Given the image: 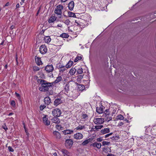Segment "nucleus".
Instances as JSON below:
<instances>
[{
    "mask_svg": "<svg viewBox=\"0 0 156 156\" xmlns=\"http://www.w3.org/2000/svg\"><path fill=\"white\" fill-rule=\"evenodd\" d=\"M37 82L41 84L44 91H48V90L49 87L51 86L52 85V83L48 82L42 79H38Z\"/></svg>",
    "mask_w": 156,
    "mask_h": 156,
    "instance_id": "nucleus-1",
    "label": "nucleus"
},
{
    "mask_svg": "<svg viewBox=\"0 0 156 156\" xmlns=\"http://www.w3.org/2000/svg\"><path fill=\"white\" fill-rule=\"evenodd\" d=\"M63 9V6L61 5H59L56 8L55 13L58 15H61L62 14V10Z\"/></svg>",
    "mask_w": 156,
    "mask_h": 156,
    "instance_id": "nucleus-2",
    "label": "nucleus"
},
{
    "mask_svg": "<svg viewBox=\"0 0 156 156\" xmlns=\"http://www.w3.org/2000/svg\"><path fill=\"white\" fill-rule=\"evenodd\" d=\"M52 114L55 117H59L61 114V112L60 109L55 108L52 111Z\"/></svg>",
    "mask_w": 156,
    "mask_h": 156,
    "instance_id": "nucleus-3",
    "label": "nucleus"
},
{
    "mask_svg": "<svg viewBox=\"0 0 156 156\" xmlns=\"http://www.w3.org/2000/svg\"><path fill=\"white\" fill-rule=\"evenodd\" d=\"M104 122V119L102 118H94L93 120V122L97 125L102 124Z\"/></svg>",
    "mask_w": 156,
    "mask_h": 156,
    "instance_id": "nucleus-4",
    "label": "nucleus"
},
{
    "mask_svg": "<svg viewBox=\"0 0 156 156\" xmlns=\"http://www.w3.org/2000/svg\"><path fill=\"white\" fill-rule=\"evenodd\" d=\"M39 51L41 54H45L47 51V49L46 46L45 45H41L39 48Z\"/></svg>",
    "mask_w": 156,
    "mask_h": 156,
    "instance_id": "nucleus-5",
    "label": "nucleus"
},
{
    "mask_svg": "<svg viewBox=\"0 0 156 156\" xmlns=\"http://www.w3.org/2000/svg\"><path fill=\"white\" fill-rule=\"evenodd\" d=\"M73 144V141L71 139L66 140L65 142V146L67 148H70Z\"/></svg>",
    "mask_w": 156,
    "mask_h": 156,
    "instance_id": "nucleus-6",
    "label": "nucleus"
},
{
    "mask_svg": "<svg viewBox=\"0 0 156 156\" xmlns=\"http://www.w3.org/2000/svg\"><path fill=\"white\" fill-rule=\"evenodd\" d=\"M54 69V67L52 65H47L45 68V70L48 73L52 72Z\"/></svg>",
    "mask_w": 156,
    "mask_h": 156,
    "instance_id": "nucleus-7",
    "label": "nucleus"
},
{
    "mask_svg": "<svg viewBox=\"0 0 156 156\" xmlns=\"http://www.w3.org/2000/svg\"><path fill=\"white\" fill-rule=\"evenodd\" d=\"M83 134L80 133H77L73 135V137L75 139L80 140L83 138Z\"/></svg>",
    "mask_w": 156,
    "mask_h": 156,
    "instance_id": "nucleus-8",
    "label": "nucleus"
},
{
    "mask_svg": "<svg viewBox=\"0 0 156 156\" xmlns=\"http://www.w3.org/2000/svg\"><path fill=\"white\" fill-rule=\"evenodd\" d=\"M54 137L57 140L60 139L61 136V134L58 132L57 131H54L53 133Z\"/></svg>",
    "mask_w": 156,
    "mask_h": 156,
    "instance_id": "nucleus-9",
    "label": "nucleus"
},
{
    "mask_svg": "<svg viewBox=\"0 0 156 156\" xmlns=\"http://www.w3.org/2000/svg\"><path fill=\"white\" fill-rule=\"evenodd\" d=\"M46 115L43 117V120L44 123L46 126H48L50 125V122L48 120V118H47Z\"/></svg>",
    "mask_w": 156,
    "mask_h": 156,
    "instance_id": "nucleus-10",
    "label": "nucleus"
},
{
    "mask_svg": "<svg viewBox=\"0 0 156 156\" xmlns=\"http://www.w3.org/2000/svg\"><path fill=\"white\" fill-rule=\"evenodd\" d=\"M104 108H105V107L102 105H101L100 107H97L96 108V111L99 114L102 113L103 112V109Z\"/></svg>",
    "mask_w": 156,
    "mask_h": 156,
    "instance_id": "nucleus-11",
    "label": "nucleus"
},
{
    "mask_svg": "<svg viewBox=\"0 0 156 156\" xmlns=\"http://www.w3.org/2000/svg\"><path fill=\"white\" fill-rule=\"evenodd\" d=\"M66 68L65 66H63L62 65H59L58 66L59 70L60 73H62L64 72L66 70Z\"/></svg>",
    "mask_w": 156,
    "mask_h": 156,
    "instance_id": "nucleus-12",
    "label": "nucleus"
},
{
    "mask_svg": "<svg viewBox=\"0 0 156 156\" xmlns=\"http://www.w3.org/2000/svg\"><path fill=\"white\" fill-rule=\"evenodd\" d=\"M91 145L94 147H96L98 149L100 148L101 146V144L100 143H97L96 142L92 144Z\"/></svg>",
    "mask_w": 156,
    "mask_h": 156,
    "instance_id": "nucleus-13",
    "label": "nucleus"
},
{
    "mask_svg": "<svg viewBox=\"0 0 156 156\" xmlns=\"http://www.w3.org/2000/svg\"><path fill=\"white\" fill-rule=\"evenodd\" d=\"M74 3L73 1H72L70 2L68 4V7L69 9L71 10L72 11L74 7Z\"/></svg>",
    "mask_w": 156,
    "mask_h": 156,
    "instance_id": "nucleus-14",
    "label": "nucleus"
},
{
    "mask_svg": "<svg viewBox=\"0 0 156 156\" xmlns=\"http://www.w3.org/2000/svg\"><path fill=\"white\" fill-rule=\"evenodd\" d=\"M35 58L36 62L37 65H40L42 64V62L40 58H38L36 56Z\"/></svg>",
    "mask_w": 156,
    "mask_h": 156,
    "instance_id": "nucleus-15",
    "label": "nucleus"
},
{
    "mask_svg": "<svg viewBox=\"0 0 156 156\" xmlns=\"http://www.w3.org/2000/svg\"><path fill=\"white\" fill-rule=\"evenodd\" d=\"M110 132V129L109 128H105L104 129H102L101 131V134H104Z\"/></svg>",
    "mask_w": 156,
    "mask_h": 156,
    "instance_id": "nucleus-16",
    "label": "nucleus"
},
{
    "mask_svg": "<svg viewBox=\"0 0 156 156\" xmlns=\"http://www.w3.org/2000/svg\"><path fill=\"white\" fill-rule=\"evenodd\" d=\"M44 100L45 104L47 105H48L51 102V99L49 97L45 98Z\"/></svg>",
    "mask_w": 156,
    "mask_h": 156,
    "instance_id": "nucleus-17",
    "label": "nucleus"
},
{
    "mask_svg": "<svg viewBox=\"0 0 156 156\" xmlns=\"http://www.w3.org/2000/svg\"><path fill=\"white\" fill-rule=\"evenodd\" d=\"M52 121L53 122L56 124H59L60 122V119L56 117L53 118L52 119Z\"/></svg>",
    "mask_w": 156,
    "mask_h": 156,
    "instance_id": "nucleus-18",
    "label": "nucleus"
},
{
    "mask_svg": "<svg viewBox=\"0 0 156 156\" xmlns=\"http://www.w3.org/2000/svg\"><path fill=\"white\" fill-rule=\"evenodd\" d=\"M62 102V101L60 98L56 99L54 102V105H55L57 106Z\"/></svg>",
    "mask_w": 156,
    "mask_h": 156,
    "instance_id": "nucleus-19",
    "label": "nucleus"
},
{
    "mask_svg": "<svg viewBox=\"0 0 156 156\" xmlns=\"http://www.w3.org/2000/svg\"><path fill=\"white\" fill-rule=\"evenodd\" d=\"M73 131L72 130L67 129L63 131V133L65 134H71L73 133Z\"/></svg>",
    "mask_w": 156,
    "mask_h": 156,
    "instance_id": "nucleus-20",
    "label": "nucleus"
},
{
    "mask_svg": "<svg viewBox=\"0 0 156 156\" xmlns=\"http://www.w3.org/2000/svg\"><path fill=\"white\" fill-rule=\"evenodd\" d=\"M57 19V17L55 16H52L50 17L48 20V22L50 23L53 22Z\"/></svg>",
    "mask_w": 156,
    "mask_h": 156,
    "instance_id": "nucleus-21",
    "label": "nucleus"
},
{
    "mask_svg": "<svg viewBox=\"0 0 156 156\" xmlns=\"http://www.w3.org/2000/svg\"><path fill=\"white\" fill-rule=\"evenodd\" d=\"M44 40L45 42L49 43L51 41V39L49 36H47L44 37Z\"/></svg>",
    "mask_w": 156,
    "mask_h": 156,
    "instance_id": "nucleus-22",
    "label": "nucleus"
},
{
    "mask_svg": "<svg viewBox=\"0 0 156 156\" xmlns=\"http://www.w3.org/2000/svg\"><path fill=\"white\" fill-rule=\"evenodd\" d=\"M76 70L74 68H72L71 69H70L69 73L71 75H73L76 73Z\"/></svg>",
    "mask_w": 156,
    "mask_h": 156,
    "instance_id": "nucleus-23",
    "label": "nucleus"
},
{
    "mask_svg": "<svg viewBox=\"0 0 156 156\" xmlns=\"http://www.w3.org/2000/svg\"><path fill=\"white\" fill-rule=\"evenodd\" d=\"M109 147H104L103 148L102 151L103 153L105 154H107L108 153L109 151Z\"/></svg>",
    "mask_w": 156,
    "mask_h": 156,
    "instance_id": "nucleus-24",
    "label": "nucleus"
},
{
    "mask_svg": "<svg viewBox=\"0 0 156 156\" xmlns=\"http://www.w3.org/2000/svg\"><path fill=\"white\" fill-rule=\"evenodd\" d=\"M78 88L79 91H82L85 88V86L83 85L79 84L78 85Z\"/></svg>",
    "mask_w": 156,
    "mask_h": 156,
    "instance_id": "nucleus-25",
    "label": "nucleus"
},
{
    "mask_svg": "<svg viewBox=\"0 0 156 156\" xmlns=\"http://www.w3.org/2000/svg\"><path fill=\"white\" fill-rule=\"evenodd\" d=\"M91 140L89 138L88 139L84 141L82 144V145L83 146H85L86 145V144H87L88 143H89L90 142Z\"/></svg>",
    "mask_w": 156,
    "mask_h": 156,
    "instance_id": "nucleus-26",
    "label": "nucleus"
},
{
    "mask_svg": "<svg viewBox=\"0 0 156 156\" xmlns=\"http://www.w3.org/2000/svg\"><path fill=\"white\" fill-rule=\"evenodd\" d=\"M61 151L62 153L64 154V155H66L67 156H69V152L67 151L66 150L64 149H62L61 150Z\"/></svg>",
    "mask_w": 156,
    "mask_h": 156,
    "instance_id": "nucleus-27",
    "label": "nucleus"
},
{
    "mask_svg": "<svg viewBox=\"0 0 156 156\" xmlns=\"http://www.w3.org/2000/svg\"><path fill=\"white\" fill-rule=\"evenodd\" d=\"M73 62L72 61H69L67 64L66 66V68H68L70 67L73 65Z\"/></svg>",
    "mask_w": 156,
    "mask_h": 156,
    "instance_id": "nucleus-28",
    "label": "nucleus"
},
{
    "mask_svg": "<svg viewBox=\"0 0 156 156\" xmlns=\"http://www.w3.org/2000/svg\"><path fill=\"white\" fill-rule=\"evenodd\" d=\"M59 37L62 38H68L69 37V35L68 34L64 33L60 34Z\"/></svg>",
    "mask_w": 156,
    "mask_h": 156,
    "instance_id": "nucleus-29",
    "label": "nucleus"
},
{
    "mask_svg": "<svg viewBox=\"0 0 156 156\" xmlns=\"http://www.w3.org/2000/svg\"><path fill=\"white\" fill-rule=\"evenodd\" d=\"M68 16L70 17H76V16L75 13L71 12H68Z\"/></svg>",
    "mask_w": 156,
    "mask_h": 156,
    "instance_id": "nucleus-30",
    "label": "nucleus"
},
{
    "mask_svg": "<svg viewBox=\"0 0 156 156\" xmlns=\"http://www.w3.org/2000/svg\"><path fill=\"white\" fill-rule=\"evenodd\" d=\"M85 128V126H82L81 125H79L77 127L75 128V129L76 130H82Z\"/></svg>",
    "mask_w": 156,
    "mask_h": 156,
    "instance_id": "nucleus-31",
    "label": "nucleus"
},
{
    "mask_svg": "<svg viewBox=\"0 0 156 156\" xmlns=\"http://www.w3.org/2000/svg\"><path fill=\"white\" fill-rule=\"evenodd\" d=\"M69 86L68 84L66 83V84L65 86L64 87V89L65 91L68 92L69 90Z\"/></svg>",
    "mask_w": 156,
    "mask_h": 156,
    "instance_id": "nucleus-32",
    "label": "nucleus"
},
{
    "mask_svg": "<svg viewBox=\"0 0 156 156\" xmlns=\"http://www.w3.org/2000/svg\"><path fill=\"white\" fill-rule=\"evenodd\" d=\"M103 125L96 126H94L96 131H98L99 129H101L103 127Z\"/></svg>",
    "mask_w": 156,
    "mask_h": 156,
    "instance_id": "nucleus-33",
    "label": "nucleus"
},
{
    "mask_svg": "<svg viewBox=\"0 0 156 156\" xmlns=\"http://www.w3.org/2000/svg\"><path fill=\"white\" fill-rule=\"evenodd\" d=\"M110 114L109 109H106L104 112V115H105V117H106L108 115Z\"/></svg>",
    "mask_w": 156,
    "mask_h": 156,
    "instance_id": "nucleus-34",
    "label": "nucleus"
},
{
    "mask_svg": "<svg viewBox=\"0 0 156 156\" xmlns=\"http://www.w3.org/2000/svg\"><path fill=\"white\" fill-rule=\"evenodd\" d=\"M62 79V77L61 76H58L57 77L56 80L55 81V82L56 83H58Z\"/></svg>",
    "mask_w": 156,
    "mask_h": 156,
    "instance_id": "nucleus-35",
    "label": "nucleus"
},
{
    "mask_svg": "<svg viewBox=\"0 0 156 156\" xmlns=\"http://www.w3.org/2000/svg\"><path fill=\"white\" fill-rule=\"evenodd\" d=\"M77 72L79 74H81L83 73V69L81 68H80L77 70Z\"/></svg>",
    "mask_w": 156,
    "mask_h": 156,
    "instance_id": "nucleus-36",
    "label": "nucleus"
},
{
    "mask_svg": "<svg viewBox=\"0 0 156 156\" xmlns=\"http://www.w3.org/2000/svg\"><path fill=\"white\" fill-rule=\"evenodd\" d=\"M82 58V57L81 56H77L76 58H75L74 60V62H77L78 60L81 59Z\"/></svg>",
    "mask_w": 156,
    "mask_h": 156,
    "instance_id": "nucleus-37",
    "label": "nucleus"
},
{
    "mask_svg": "<svg viewBox=\"0 0 156 156\" xmlns=\"http://www.w3.org/2000/svg\"><path fill=\"white\" fill-rule=\"evenodd\" d=\"M105 117V120L108 122L109 121L111 120L112 119V118L111 117L109 116V115L107 116L106 117Z\"/></svg>",
    "mask_w": 156,
    "mask_h": 156,
    "instance_id": "nucleus-38",
    "label": "nucleus"
},
{
    "mask_svg": "<svg viewBox=\"0 0 156 156\" xmlns=\"http://www.w3.org/2000/svg\"><path fill=\"white\" fill-rule=\"evenodd\" d=\"M110 144V142H107L105 141H103L102 143V144L103 146H104L105 145H109Z\"/></svg>",
    "mask_w": 156,
    "mask_h": 156,
    "instance_id": "nucleus-39",
    "label": "nucleus"
},
{
    "mask_svg": "<svg viewBox=\"0 0 156 156\" xmlns=\"http://www.w3.org/2000/svg\"><path fill=\"white\" fill-rule=\"evenodd\" d=\"M124 118V117L123 115H119L117 116V119H123Z\"/></svg>",
    "mask_w": 156,
    "mask_h": 156,
    "instance_id": "nucleus-40",
    "label": "nucleus"
},
{
    "mask_svg": "<svg viewBox=\"0 0 156 156\" xmlns=\"http://www.w3.org/2000/svg\"><path fill=\"white\" fill-rule=\"evenodd\" d=\"M33 69L34 71H38L40 70V68L37 66H34L33 67Z\"/></svg>",
    "mask_w": 156,
    "mask_h": 156,
    "instance_id": "nucleus-41",
    "label": "nucleus"
},
{
    "mask_svg": "<svg viewBox=\"0 0 156 156\" xmlns=\"http://www.w3.org/2000/svg\"><path fill=\"white\" fill-rule=\"evenodd\" d=\"M88 117V116L87 114H83L82 116V118L84 120H86V118Z\"/></svg>",
    "mask_w": 156,
    "mask_h": 156,
    "instance_id": "nucleus-42",
    "label": "nucleus"
},
{
    "mask_svg": "<svg viewBox=\"0 0 156 156\" xmlns=\"http://www.w3.org/2000/svg\"><path fill=\"white\" fill-rule=\"evenodd\" d=\"M70 21H69V20L68 19H67L66 20L65 22H64V23H65V24H66V25H69V23H70Z\"/></svg>",
    "mask_w": 156,
    "mask_h": 156,
    "instance_id": "nucleus-43",
    "label": "nucleus"
},
{
    "mask_svg": "<svg viewBox=\"0 0 156 156\" xmlns=\"http://www.w3.org/2000/svg\"><path fill=\"white\" fill-rule=\"evenodd\" d=\"M11 105L13 107H14L15 106L16 103L15 102L13 101L12 100L11 102Z\"/></svg>",
    "mask_w": 156,
    "mask_h": 156,
    "instance_id": "nucleus-44",
    "label": "nucleus"
},
{
    "mask_svg": "<svg viewBox=\"0 0 156 156\" xmlns=\"http://www.w3.org/2000/svg\"><path fill=\"white\" fill-rule=\"evenodd\" d=\"M119 137V136H113V137H112L111 139L113 140H117Z\"/></svg>",
    "mask_w": 156,
    "mask_h": 156,
    "instance_id": "nucleus-45",
    "label": "nucleus"
},
{
    "mask_svg": "<svg viewBox=\"0 0 156 156\" xmlns=\"http://www.w3.org/2000/svg\"><path fill=\"white\" fill-rule=\"evenodd\" d=\"M8 149L9 151L10 152H13L14 151L13 149L10 146H9L8 147Z\"/></svg>",
    "mask_w": 156,
    "mask_h": 156,
    "instance_id": "nucleus-46",
    "label": "nucleus"
},
{
    "mask_svg": "<svg viewBox=\"0 0 156 156\" xmlns=\"http://www.w3.org/2000/svg\"><path fill=\"white\" fill-rule=\"evenodd\" d=\"M46 106L44 105H41L40 107V109L41 110H43L44 108H45Z\"/></svg>",
    "mask_w": 156,
    "mask_h": 156,
    "instance_id": "nucleus-47",
    "label": "nucleus"
},
{
    "mask_svg": "<svg viewBox=\"0 0 156 156\" xmlns=\"http://www.w3.org/2000/svg\"><path fill=\"white\" fill-rule=\"evenodd\" d=\"M113 134V133H109L105 135V138H106L108 137L109 136Z\"/></svg>",
    "mask_w": 156,
    "mask_h": 156,
    "instance_id": "nucleus-48",
    "label": "nucleus"
},
{
    "mask_svg": "<svg viewBox=\"0 0 156 156\" xmlns=\"http://www.w3.org/2000/svg\"><path fill=\"white\" fill-rule=\"evenodd\" d=\"M2 128L4 129L5 131H6L8 129V128L6 126L5 124L4 126H2Z\"/></svg>",
    "mask_w": 156,
    "mask_h": 156,
    "instance_id": "nucleus-49",
    "label": "nucleus"
},
{
    "mask_svg": "<svg viewBox=\"0 0 156 156\" xmlns=\"http://www.w3.org/2000/svg\"><path fill=\"white\" fill-rule=\"evenodd\" d=\"M103 140V139H102V138H98L97 139V141L98 142H101Z\"/></svg>",
    "mask_w": 156,
    "mask_h": 156,
    "instance_id": "nucleus-50",
    "label": "nucleus"
},
{
    "mask_svg": "<svg viewBox=\"0 0 156 156\" xmlns=\"http://www.w3.org/2000/svg\"><path fill=\"white\" fill-rule=\"evenodd\" d=\"M124 123L122 122H121L119 123L118 125L120 126H122L123 125Z\"/></svg>",
    "mask_w": 156,
    "mask_h": 156,
    "instance_id": "nucleus-51",
    "label": "nucleus"
},
{
    "mask_svg": "<svg viewBox=\"0 0 156 156\" xmlns=\"http://www.w3.org/2000/svg\"><path fill=\"white\" fill-rule=\"evenodd\" d=\"M90 131H91L96 132V130H95V127L92 128L91 129V130H90Z\"/></svg>",
    "mask_w": 156,
    "mask_h": 156,
    "instance_id": "nucleus-52",
    "label": "nucleus"
},
{
    "mask_svg": "<svg viewBox=\"0 0 156 156\" xmlns=\"http://www.w3.org/2000/svg\"><path fill=\"white\" fill-rule=\"evenodd\" d=\"M15 94L17 98L19 97L20 96V94L16 92H15Z\"/></svg>",
    "mask_w": 156,
    "mask_h": 156,
    "instance_id": "nucleus-53",
    "label": "nucleus"
},
{
    "mask_svg": "<svg viewBox=\"0 0 156 156\" xmlns=\"http://www.w3.org/2000/svg\"><path fill=\"white\" fill-rule=\"evenodd\" d=\"M16 64L17 65H18V57H17V55H16Z\"/></svg>",
    "mask_w": 156,
    "mask_h": 156,
    "instance_id": "nucleus-54",
    "label": "nucleus"
},
{
    "mask_svg": "<svg viewBox=\"0 0 156 156\" xmlns=\"http://www.w3.org/2000/svg\"><path fill=\"white\" fill-rule=\"evenodd\" d=\"M15 27V26L14 25H12L10 27V29L11 30H12Z\"/></svg>",
    "mask_w": 156,
    "mask_h": 156,
    "instance_id": "nucleus-55",
    "label": "nucleus"
},
{
    "mask_svg": "<svg viewBox=\"0 0 156 156\" xmlns=\"http://www.w3.org/2000/svg\"><path fill=\"white\" fill-rule=\"evenodd\" d=\"M107 156H115L114 154H108Z\"/></svg>",
    "mask_w": 156,
    "mask_h": 156,
    "instance_id": "nucleus-56",
    "label": "nucleus"
},
{
    "mask_svg": "<svg viewBox=\"0 0 156 156\" xmlns=\"http://www.w3.org/2000/svg\"><path fill=\"white\" fill-rule=\"evenodd\" d=\"M75 23L77 24L76 25L77 26L79 25H80L79 23L76 20L75 21Z\"/></svg>",
    "mask_w": 156,
    "mask_h": 156,
    "instance_id": "nucleus-57",
    "label": "nucleus"
},
{
    "mask_svg": "<svg viewBox=\"0 0 156 156\" xmlns=\"http://www.w3.org/2000/svg\"><path fill=\"white\" fill-rule=\"evenodd\" d=\"M43 87H42H42H40L39 88V90H40V91H42L43 89Z\"/></svg>",
    "mask_w": 156,
    "mask_h": 156,
    "instance_id": "nucleus-58",
    "label": "nucleus"
},
{
    "mask_svg": "<svg viewBox=\"0 0 156 156\" xmlns=\"http://www.w3.org/2000/svg\"><path fill=\"white\" fill-rule=\"evenodd\" d=\"M17 98H18V100H19V101H20V102H21V99L20 96L19 97H17Z\"/></svg>",
    "mask_w": 156,
    "mask_h": 156,
    "instance_id": "nucleus-59",
    "label": "nucleus"
},
{
    "mask_svg": "<svg viewBox=\"0 0 156 156\" xmlns=\"http://www.w3.org/2000/svg\"><path fill=\"white\" fill-rule=\"evenodd\" d=\"M20 5L19 3H18L16 5V8H19L20 7Z\"/></svg>",
    "mask_w": 156,
    "mask_h": 156,
    "instance_id": "nucleus-60",
    "label": "nucleus"
},
{
    "mask_svg": "<svg viewBox=\"0 0 156 156\" xmlns=\"http://www.w3.org/2000/svg\"><path fill=\"white\" fill-rule=\"evenodd\" d=\"M68 0H61V1L62 2H64L67 1Z\"/></svg>",
    "mask_w": 156,
    "mask_h": 156,
    "instance_id": "nucleus-61",
    "label": "nucleus"
},
{
    "mask_svg": "<svg viewBox=\"0 0 156 156\" xmlns=\"http://www.w3.org/2000/svg\"><path fill=\"white\" fill-rule=\"evenodd\" d=\"M9 2H7V3L5 4V6H7L9 5Z\"/></svg>",
    "mask_w": 156,
    "mask_h": 156,
    "instance_id": "nucleus-62",
    "label": "nucleus"
},
{
    "mask_svg": "<svg viewBox=\"0 0 156 156\" xmlns=\"http://www.w3.org/2000/svg\"><path fill=\"white\" fill-rule=\"evenodd\" d=\"M59 125H56V128H57V129H58V127H59Z\"/></svg>",
    "mask_w": 156,
    "mask_h": 156,
    "instance_id": "nucleus-63",
    "label": "nucleus"
},
{
    "mask_svg": "<svg viewBox=\"0 0 156 156\" xmlns=\"http://www.w3.org/2000/svg\"><path fill=\"white\" fill-rule=\"evenodd\" d=\"M13 114V113H9V114L8 115L9 116H10Z\"/></svg>",
    "mask_w": 156,
    "mask_h": 156,
    "instance_id": "nucleus-64",
    "label": "nucleus"
}]
</instances>
